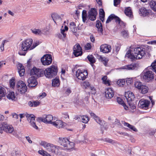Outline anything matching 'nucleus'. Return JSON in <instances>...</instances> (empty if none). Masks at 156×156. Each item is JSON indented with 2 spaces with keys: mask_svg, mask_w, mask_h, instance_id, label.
<instances>
[{
  "mask_svg": "<svg viewBox=\"0 0 156 156\" xmlns=\"http://www.w3.org/2000/svg\"><path fill=\"white\" fill-rule=\"evenodd\" d=\"M145 49L141 47L131 48L127 52L126 56L132 60L140 59L145 54Z\"/></svg>",
  "mask_w": 156,
  "mask_h": 156,
  "instance_id": "nucleus-1",
  "label": "nucleus"
},
{
  "mask_svg": "<svg viewBox=\"0 0 156 156\" xmlns=\"http://www.w3.org/2000/svg\"><path fill=\"white\" fill-rule=\"evenodd\" d=\"M33 40L28 38L22 42L20 45V51L18 52L19 55H25L27 51L31 50L35 48V46H32Z\"/></svg>",
  "mask_w": 156,
  "mask_h": 156,
  "instance_id": "nucleus-2",
  "label": "nucleus"
},
{
  "mask_svg": "<svg viewBox=\"0 0 156 156\" xmlns=\"http://www.w3.org/2000/svg\"><path fill=\"white\" fill-rule=\"evenodd\" d=\"M58 72V67L54 65L47 68L44 70V75L48 78H51L56 76Z\"/></svg>",
  "mask_w": 156,
  "mask_h": 156,
  "instance_id": "nucleus-3",
  "label": "nucleus"
},
{
  "mask_svg": "<svg viewBox=\"0 0 156 156\" xmlns=\"http://www.w3.org/2000/svg\"><path fill=\"white\" fill-rule=\"evenodd\" d=\"M58 142L61 145L67 150L72 149L74 147V143L73 142H70L66 138H59Z\"/></svg>",
  "mask_w": 156,
  "mask_h": 156,
  "instance_id": "nucleus-4",
  "label": "nucleus"
},
{
  "mask_svg": "<svg viewBox=\"0 0 156 156\" xmlns=\"http://www.w3.org/2000/svg\"><path fill=\"white\" fill-rule=\"evenodd\" d=\"M25 115L27 117L28 121L30 122V125L35 129H38V127L36 126L35 123V116L32 114H29L27 113L25 114H20V116L21 119L24 117Z\"/></svg>",
  "mask_w": 156,
  "mask_h": 156,
  "instance_id": "nucleus-5",
  "label": "nucleus"
},
{
  "mask_svg": "<svg viewBox=\"0 0 156 156\" xmlns=\"http://www.w3.org/2000/svg\"><path fill=\"white\" fill-rule=\"evenodd\" d=\"M89 113L91 115L95 120V121L99 124L101 126V130L102 133H103V131H102V128L104 127L105 129H106V126H107V123L103 120H101L100 118L97 116L94 113L90 111Z\"/></svg>",
  "mask_w": 156,
  "mask_h": 156,
  "instance_id": "nucleus-6",
  "label": "nucleus"
},
{
  "mask_svg": "<svg viewBox=\"0 0 156 156\" xmlns=\"http://www.w3.org/2000/svg\"><path fill=\"white\" fill-rule=\"evenodd\" d=\"M143 77L147 82H149L154 79V73L151 70L146 69L143 72Z\"/></svg>",
  "mask_w": 156,
  "mask_h": 156,
  "instance_id": "nucleus-7",
  "label": "nucleus"
},
{
  "mask_svg": "<svg viewBox=\"0 0 156 156\" xmlns=\"http://www.w3.org/2000/svg\"><path fill=\"white\" fill-rule=\"evenodd\" d=\"M53 119V117L51 115H44L42 117H38L37 120L39 122H42L52 124Z\"/></svg>",
  "mask_w": 156,
  "mask_h": 156,
  "instance_id": "nucleus-8",
  "label": "nucleus"
},
{
  "mask_svg": "<svg viewBox=\"0 0 156 156\" xmlns=\"http://www.w3.org/2000/svg\"><path fill=\"white\" fill-rule=\"evenodd\" d=\"M16 88L18 93L21 94H24L27 90V86L26 84L22 81H20L18 82Z\"/></svg>",
  "mask_w": 156,
  "mask_h": 156,
  "instance_id": "nucleus-9",
  "label": "nucleus"
},
{
  "mask_svg": "<svg viewBox=\"0 0 156 156\" xmlns=\"http://www.w3.org/2000/svg\"><path fill=\"white\" fill-rule=\"evenodd\" d=\"M31 75H35L37 77L43 76L44 75V70L43 69H38L33 67L30 70Z\"/></svg>",
  "mask_w": 156,
  "mask_h": 156,
  "instance_id": "nucleus-10",
  "label": "nucleus"
},
{
  "mask_svg": "<svg viewBox=\"0 0 156 156\" xmlns=\"http://www.w3.org/2000/svg\"><path fill=\"white\" fill-rule=\"evenodd\" d=\"M0 128L2 129L6 133H11L14 130L13 126L11 125L7 124L6 122H3V123L0 124Z\"/></svg>",
  "mask_w": 156,
  "mask_h": 156,
  "instance_id": "nucleus-11",
  "label": "nucleus"
},
{
  "mask_svg": "<svg viewBox=\"0 0 156 156\" xmlns=\"http://www.w3.org/2000/svg\"><path fill=\"white\" fill-rule=\"evenodd\" d=\"M41 61L44 65H48L51 63L52 58L51 55L49 54L44 55L41 58Z\"/></svg>",
  "mask_w": 156,
  "mask_h": 156,
  "instance_id": "nucleus-12",
  "label": "nucleus"
},
{
  "mask_svg": "<svg viewBox=\"0 0 156 156\" xmlns=\"http://www.w3.org/2000/svg\"><path fill=\"white\" fill-rule=\"evenodd\" d=\"M76 75L77 78L80 80H84L88 75L87 72L86 71L78 69L76 72Z\"/></svg>",
  "mask_w": 156,
  "mask_h": 156,
  "instance_id": "nucleus-13",
  "label": "nucleus"
},
{
  "mask_svg": "<svg viewBox=\"0 0 156 156\" xmlns=\"http://www.w3.org/2000/svg\"><path fill=\"white\" fill-rule=\"evenodd\" d=\"M62 149V147H61L52 144L48 151L51 152L56 155H60L61 154V150Z\"/></svg>",
  "mask_w": 156,
  "mask_h": 156,
  "instance_id": "nucleus-14",
  "label": "nucleus"
},
{
  "mask_svg": "<svg viewBox=\"0 0 156 156\" xmlns=\"http://www.w3.org/2000/svg\"><path fill=\"white\" fill-rule=\"evenodd\" d=\"M97 12L96 9L92 8L88 12V16L89 19L91 21L95 20L96 18Z\"/></svg>",
  "mask_w": 156,
  "mask_h": 156,
  "instance_id": "nucleus-15",
  "label": "nucleus"
},
{
  "mask_svg": "<svg viewBox=\"0 0 156 156\" xmlns=\"http://www.w3.org/2000/svg\"><path fill=\"white\" fill-rule=\"evenodd\" d=\"M73 53L75 57H78L82 55V49L79 44L76 45L74 46Z\"/></svg>",
  "mask_w": 156,
  "mask_h": 156,
  "instance_id": "nucleus-16",
  "label": "nucleus"
},
{
  "mask_svg": "<svg viewBox=\"0 0 156 156\" xmlns=\"http://www.w3.org/2000/svg\"><path fill=\"white\" fill-rule=\"evenodd\" d=\"M112 49L110 45L107 44L101 45L100 48V51L103 53H108L110 52Z\"/></svg>",
  "mask_w": 156,
  "mask_h": 156,
  "instance_id": "nucleus-17",
  "label": "nucleus"
},
{
  "mask_svg": "<svg viewBox=\"0 0 156 156\" xmlns=\"http://www.w3.org/2000/svg\"><path fill=\"white\" fill-rule=\"evenodd\" d=\"M28 86L29 87H34L37 85L38 83L36 78L34 76L30 77L27 80Z\"/></svg>",
  "mask_w": 156,
  "mask_h": 156,
  "instance_id": "nucleus-18",
  "label": "nucleus"
},
{
  "mask_svg": "<svg viewBox=\"0 0 156 156\" xmlns=\"http://www.w3.org/2000/svg\"><path fill=\"white\" fill-rule=\"evenodd\" d=\"M125 97L128 103L132 102L135 98L134 94L132 92L129 91L126 93Z\"/></svg>",
  "mask_w": 156,
  "mask_h": 156,
  "instance_id": "nucleus-19",
  "label": "nucleus"
},
{
  "mask_svg": "<svg viewBox=\"0 0 156 156\" xmlns=\"http://www.w3.org/2000/svg\"><path fill=\"white\" fill-rule=\"evenodd\" d=\"M150 103V101L147 100H141L139 101L138 106L142 108H147Z\"/></svg>",
  "mask_w": 156,
  "mask_h": 156,
  "instance_id": "nucleus-20",
  "label": "nucleus"
},
{
  "mask_svg": "<svg viewBox=\"0 0 156 156\" xmlns=\"http://www.w3.org/2000/svg\"><path fill=\"white\" fill-rule=\"evenodd\" d=\"M105 93V97L107 99H111L114 95V91L111 88H108L106 89Z\"/></svg>",
  "mask_w": 156,
  "mask_h": 156,
  "instance_id": "nucleus-21",
  "label": "nucleus"
},
{
  "mask_svg": "<svg viewBox=\"0 0 156 156\" xmlns=\"http://www.w3.org/2000/svg\"><path fill=\"white\" fill-rule=\"evenodd\" d=\"M17 68L18 72L20 76H23L25 73V69L24 67L21 64H19L18 65Z\"/></svg>",
  "mask_w": 156,
  "mask_h": 156,
  "instance_id": "nucleus-22",
  "label": "nucleus"
},
{
  "mask_svg": "<svg viewBox=\"0 0 156 156\" xmlns=\"http://www.w3.org/2000/svg\"><path fill=\"white\" fill-rule=\"evenodd\" d=\"M52 124L53 125L58 128L63 127L64 125L63 122L59 120H56L55 122H53Z\"/></svg>",
  "mask_w": 156,
  "mask_h": 156,
  "instance_id": "nucleus-23",
  "label": "nucleus"
},
{
  "mask_svg": "<svg viewBox=\"0 0 156 156\" xmlns=\"http://www.w3.org/2000/svg\"><path fill=\"white\" fill-rule=\"evenodd\" d=\"M139 67L138 64L136 63H133L127 65L126 68L128 70H137Z\"/></svg>",
  "mask_w": 156,
  "mask_h": 156,
  "instance_id": "nucleus-24",
  "label": "nucleus"
},
{
  "mask_svg": "<svg viewBox=\"0 0 156 156\" xmlns=\"http://www.w3.org/2000/svg\"><path fill=\"white\" fill-rule=\"evenodd\" d=\"M78 118L81 119L82 122L84 123H87L89 120L88 117L87 115L77 116L76 117H75L76 119H78Z\"/></svg>",
  "mask_w": 156,
  "mask_h": 156,
  "instance_id": "nucleus-25",
  "label": "nucleus"
},
{
  "mask_svg": "<svg viewBox=\"0 0 156 156\" xmlns=\"http://www.w3.org/2000/svg\"><path fill=\"white\" fill-rule=\"evenodd\" d=\"M96 26L98 29V31L100 33V35H102L103 34V30L102 25L100 21L99 20L97 21Z\"/></svg>",
  "mask_w": 156,
  "mask_h": 156,
  "instance_id": "nucleus-26",
  "label": "nucleus"
},
{
  "mask_svg": "<svg viewBox=\"0 0 156 156\" xmlns=\"http://www.w3.org/2000/svg\"><path fill=\"white\" fill-rule=\"evenodd\" d=\"M126 16L130 18H132L133 16V12L130 7H127L125 8L124 11Z\"/></svg>",
  "mask_w": 156,
  "mask_h": 156,
  "instance_id": "nucleus-27",
  "label": "nucleus"
},
{
  "mask_svg": "<svg viewBox=\"0 0 156 156\" xmlns=\"http://www.w3.org/2000/svg\"><path fill=\"white\" fill-rule=\"evenodd\" d=\"M51 18L55 23H56V21L60 22L61 21L62 19L61 17L58 15L56 13H53L52 14Z\"/></svg>",
  "mask_w": 156,
  "mask_h": 156,
  "instance_id": "nucleus-28",
  "label": "nucleus"
},
{
  "mask_svg": "<svg viewBox=\"0 0 156 156\" xmlns=\"http://www.w3.org/2000/svg\"><path fill=\"white\" fill-rule=\"evenodd\" d=\"M117 101L119 104L122 105L124 107V109L127 110H128V107L124 103L120 97H117Z\"/></svg>",
  "mask_w": 156,
  "mask_h": 156,
  "instance_id": "nucleus-29",
  "label": "nucleus"
},
{
  "mask_svg": "<svg viewBox=\"0 0 156 156\" xmlns=\"http://www.w3.org/2000/svg\"><path fill=\"white\" fill-rule=\"evenodd\" d=\"M40 144L44 148H46V150L48 151H49V149H50L52 144L48 143L45 141H42L41 142Z\"/></svg>",
  "mask_w": 156,
  "mask_h": 156,
  "instance_id": "nucleus-30",
  "label": "nucleus"
},
{
  "mask_svg": "<svg viewBox=\"0 0 156 156\" xmlns=\"http://www.w3.org/2000/svg\"><path fill=\"white\" fill-rule=\"evenodd\" d=\"M87 58L90 62V64L92 66H94V64L96 62L95 58L92 55H89L87 56Z\"/></svg>",
  "mask_w": 156,
  "mask_h": 156,
  "instance_id": "nucleus-31",
  "label": "nucleus"
},
{
  "mask_svg": "<svg viewBox=\"0 0 156 156\" xmlns=\"http://www.w3.org/2000/svg\"><path fill=\"white\" fill-rule=\"evenodd\" d=\"M69 28L73 32L76 33L77 32V29L74 22H72L70 23Z\"/></svg>",
  "mask_w": 156,
  "mask_h": 156,
  "instance_id": "nucleus-32",
  "label": "nucleus"
},
{
  "mask_svg": "<svg viewBox=\"0 0 156 156\" xmlns=\"http://www.w3.org/2000/svg\"><path fill=\"white\" fill-rule=\"evenodd\" d=\"M148 90V87L145 85H143L139 90L143 94L147 93Z\"/></svg>",
  "mask_w": 156,
  "mask_h": 156,
  "instance_id": "nucleus-33",
  "label": "nucleus"
},
{
  "mask_svg": "<svg viewBox=\"0 0 156 156\" xmlns=\"http://www.w3.org/2000/svg\"><path fill=\"white\" fill-rule=\"evenodd\" d=\"M52 86L54 87H58L60 85V81L58 79L55 78L52 80Z\"/></svg>",
  "mask_w": 156,
  "mask_h": 156,
  "instance_id": "nucleus-34",
  "label": "nucleus"
},
{
  "mask_svg": "<svg viewBox=\"0 0 156 156\" xmlns=\"http://www.w3.org/2000/svg\"><path fill=\"white\" fill-rule=\"evenodd\" d=\"M28 104L30 107H36L39 105L40 102L37 101H30L28 102Z\"/></svg>",
  "mask_w": 156,
  "mask_h": 156,
  "instance_id": "nucleus-35",
  "label": "nucleus"
},
{
  "mask_svg": "<svg viewBox=\"0 0 156 156\" xmlns=\"http://www.w3.org/2000/svg\"><path fill=\"white\" fill-rule=\"evenodd\" d=\"M57 35L58 37L62 39H63L66 36V34L64 33V30H61L60 33L57 34Z\"/></svg>",
  "mask_w": 156,
  "mask_h": 156,
  "instance_id": "nucleus-36",
  "label": "nucleus"
},
{
  "mask_svg": "<svg viewBox=\"0 0 156 156\" xmlns=\"http://www.w3.org/2000/svg\"><path fill=\"white\" fill-rule=\"evenodd\" d=\"M123 124H124V125L125 126H127L130 129L133 130V131L136 132L137 131V129L135 128V127L132 125L129 124L127 122H123Z\"/></svg>",
  "mask_w": 156,
  "mask_h": 156,
  "instance_id": "nucleus-37",
  "label": "nucleus"
},
{
  "mask_svg": "<svg viewBox=\"0 0 156 156\" xmlns=\"http://www.w3.org/2000/svg\"><path fill=\"white\" fill-rule=\"evenodd\" d=\"M140 12L141 14L144 16H145L148 15L149 14L148 11L145 8H142L140 9Z\"/></svg>",
  "mask_w": 156,
  "mask_h": 156,
  "instance_id": "nucleus-38",
  "label": "nucleus"
},
{
  "mask_svg": "<svg viewBox=\"0 0 156 156\" xmlns=\"http://www.w3.org/2000/svg\"><path fill=\"white\" fill-rule=\"evenodd\" d=\"M98 58L99 60L102 62L105 66H106L107 63L108 61V59L105 57H102L101 56H98Z\"/></svg>",
  "mask_w": 156,
  "mask_h": 156,
  "instance_id": "nucleus-39",
  "label": "nucleus"
},
{
  "mask_svg": "<svg viewBox=\"0 0 156 156\" xmlns=\"http://www.w3.org/2000/svg\"><path fill=\"white\" fill-rule=\"evenodd\" d=\"M149 5L151 8L154 11H156V2L151 0L149 3Z\"/></svg>",
  "mask_w": 156,
  "mask_h": 156,
  "instance_id": "nucleus-40",
  "label": "nucleus"
},
{
  "mask_svg": "<svg viewBox=\"0 0 156 156\" xmlns=\"http://www.w3.org/2000/svg\"><path fill=\"white\" fill-rule=\"evenodd\" d=\"M5 89L2 87L0 86V100L2 97L5 96Z\"/></svg>",
  "mask_w": 156,
  "mask_h": 156,
  "instance_id": "nucleus-41",
  "label": "nucleus"
},
{
  "mask_svg": "<svg viewBox=\"0 0 156 156\" xmlns=\"http://www.w3.org/2000/svg\"><path fill=\"white\" fill-rule=\"evenodd\" d=\"M116 22L118 23V25H119L120 26L125 27V24L123 22L121 21L119 17H116Z\"/></svg>",
  "mask_w": 156,
  "mask_h": 156,
  "instance_id": "nucleus-42",
  "label": "nucleus"
},
{
  "mask_svg": "<svg viewBox=\"0 0 156 156\" xmlns=\"http://www.w3.org/2000/svg\"><path fill=\"white\" fill-rule=\"evenodd\" d=\"M116 17H118V16H115L114 14H111L109 16L108 19L106 21V23H109L113 19H115L116 21Z\"/></svg>",
  "mask_w": 156,
  "mask_h": 156,
  "instance_id": "nucleus-43",
  "label": "nucleus"
},
{
  "mask_svg": "<svg viewBox=\"0 0 156 156\" xmlns=\"http://www.w3.org/2000/svg\"><path fill=\"white\" fill-rule=\"evenodd\" d=\"M7 97L9 99L14 100L15 98L14 92H10L7 95Z\"/></svg>",
  "mask_w": 156,
  "mask_h": 156,
  "instance_id": "nucleus-44",
  "label": "nucleus"
},
{
  "mask_svg": "<svg viewBox=\"0 0 156 156\" xmlns=\"http://www.w3.org/2000/svg\"><path fill=\"white\" fill-rule=\"evenodd\" d=\"M117 84L120 87H122L125 84V79H119L117 83Z\"/></svg>",
  "mask_w": 156,
  "mask_h": 156,
  "instance_id": "nucleus-45",
  "label": "nucleus"
},
{
  "mask_svg": "<svg viewBox=\"0 0 156 156\" xmlns=\"http://www.w3.org/2000/svg\"><path fill=\"white\" fill-rule=\"evenodd\" d=\"M150 68V69H149V68H147V69L153 70L156 73V60L152 63L151 67Z\"/></svg>",
  "mask_w": 156,
  "mask_h": 156,
  "instance_id": "nucleus-46",
  "label": "nucleus"
},
{
  "mask_svg": "<svg viewBox=\"0 0 156 156\" xmlns=\"http://www.w3.org/2000/svg\"><path fill=\"white\" fill-rule=\"evenodd\" d=\"M32 32L36 35H41L42 34L41 31L38 29H34L31 30Z\"/></svg>",
  "mask_w": 156,
  "mask_h": 156,
  "instance_id": "nucleus-47",
  "label": "nucleus"
},
{
  "mask_svg": "<svg viewBox=\"0 0 156 156\" xmlns=\"http://www.w3.org/2000/svg\"><path fill=\"white\" fill-rule=\"evenodd\" d=\"M120 47L119 45H117L113 48V52L115 54H117L120 49Z\"/></svg>",
  "mask_w": 156,
  "mask_h": 156,
  "instance_id": "nucleus-48",
  "label": "nucleus"
},
{
  "mask_svg": "<svg viewBox=\"0 0 156 156\" xmlns=\"http://www.w3.org/2000/svg\"><path fill=\"white\" fill-rule=\"evenodd\" d=\"M87 16V11L85 10H83L82 13V18L83 22H85L86 20Z\"/></svg>",
  "mask_w": 156,
  "mask_h": 156,
  "instance_id": "nucleus-49",
  "label": "nucleus"
},
{
  "mask_svg": "<svg viewBox=\"0 0 156 156\" xmlns=\"http://www.w3.org/2000/svg\"><path fill=\"white\" fill-rule=\"evenodd\" d=\"M9 83L10 87L13 88L15 85V78L12 77L11 79L10 80Z\"/></svg>",
  "mask_w": 156,
  "mask_h": 156,
  "instance_id": "nucleus-50",
  "label": "nucleus"
},
{
  "mask_svg": "<svg viewBox=\"0 0 156 156\" xmlns=\"http://www.w3.org/2000/svg\"><path fill=\"white\" fill-rule=\"evenodd\" d=\"M38 153L44 156H51L49 154H48L46 151L44 150H39L38 151Z\"/></svg>",
  "mask_w": 156,
  "mask_h": 156,
  "instance_id": "nucleus-51",
  "label": "nucleus"
},
{
  "mask_svg": "<svg viewBox=\"0 0 156 156\" xmlns=\"http://www.w3.org/2000/svg\"><path fill=\"white\" fill-rule=\"evenodd\" d=\"M143 85L140 82L137 81L135 83L134 86L135 87L138 88L139 90L140 89Z\"/></svg>",
  "mask_w": 156,
  "mask_h": 156,
  "instance_id": "nucleus-52",
  "label": "nucleus"
},
{
  "mask_svg": "<svg viewBox=\"0 0 156 156\" xmlns=\"http://www.w3.org/2000/svg\"><path fill=\"white\" fill-rule=\"evenodd\" d=\"M130 106V108L132 110H134L136 108V107L132 103V102H130L128 103Z\"/></svg>",
  "mask_w": 156,
  "mask_h": 156,
  "instance_id": "nucleus-53",
  "label": "nucleus"
},
{
  "mask_svg": "<svg viewBox=\"0 0 156 156\" xmlns=\"http://www.w3.org/2000/svg\"><path fill=\"white\" fill-rule=\"evenodd\" d=\"M122 34L123 36L125 37H127L128 36V32L126 30L123 31L122 32Z\"/></svg>",
  "mask_w": 156,
  "mask_h": 156,
  "instance_id": "nucleus-54",
  "label": "nucleus"
},
{
  "mask_svg": "<svg viewBox=\"0 0 156 156\" xmlns=\"http://www.w3.org/2000/svg\"><path fill=\"white\" fill-rule=\"evenodd\" d=\"M91 47V44L90 43H87L85 46V49L87 50L90 49Z\"/></svg>",
  "mask_w": 156,
  "mask_h": 156,
  "instance_id": "nucleus-55",
  "label": "nucleus"
},
{
  "mask_svg": "<svg viewBox=\"0 0 156 156\" xmlns=\"http://www.w3.org/2000/svg\"><path fill=\"white\" fill-rule=\"evenodd\" d=\"M89 88L91 90V93L92 94H94L96 93V90L93 87L90 86Z\"/></svg>",
  "mask_w": 156,
  "mask_h": 156,
  "instance_id": "nucleus-56",
  "label": "nucleus"
},
{
  "mask_svg": "<svg viewBox=\"0 0 156 156\" xmlns=\"http://www.w3.org/2000/svg\"><path fill=\"white\" fill-rule=\"evenodd\" d=\"M104 141L108 143H112L113 140L111 139L108 138H105L103 140Z\"/></svg>",
  "mask_w": 156,
  "mask_h": 156,
  "instance_id": "nucleus-57",
  "label": "nucleus"
},
{
  "mask_svg": "<svg viewBox=\"0 0 156 156\" xmlns=\"http://www.w3.org/2000/svg\"><path fill=\"white\" fill-rule=\"evenodd\" d=\"M62 116L64 118L67 119V118H69V115L67 113L65 112L62 113Z\"/></svg>",
  "mask_w": 156,
  "mask_h": 156,
  "instance_id": "nucleus-58",
  "label": "nucleus"
},
{
  "mask_svg": "<svg viewBox=\"0 0 156 156\" xmlns=\"http://www.w3.org/2000/svg\"><path fill=\"white\" fill-rule=\"evenodd\" d=\"M83 84L84 86H85V87H87L89 88L90 87V83L87 81H85L84 82Z\"/></svg>",
  "mask_w": 156,
  "mask_h": 156,
  "instance_id": "nucleus-59",
  "label": "nucleus"
},
{
  "mask_svg": "<svg viewBox=\"0 0 156 156\" xmlns=\"http://www.w3.org/2000/svg\"><path fill=\"white\" fill-rule=\"evenodd\" d=\"M105 16V14L99 15V19L102 22L104 21V18Z\"/></svg>",
  "mask_w": 156,
  "mask_h": 156,
  "instance_id": "nucleus-60",
  "label": "nucleus"
},
{
  "mask_svg": "<svg viewBox=\"0 0 156 156\" xmlns=\"http://www.w3.org/2000/svg\"><path fill=\"white\" fill-rule=\"evenodd\" d=\"M120 2V0H114V6H116Z\"/></svg>",
  "mask_w": 156,
  "mask_h": 156,
  "instance_id": "nucleus-61",
  "label": "nucleus"
},
{
  "mask_svg": "<svg viewBox=\"0 0 156 156\" xmlns=\"http://www.w3.org/2000/svg\"><path fill=\"white\" fill-rule=\"evenodd\" d=\"M6 41L5 40V41H4L2 42V43L1 45V47H0V48H1V50L2 51L4 50V44L5 43V42Z\"/></svg>",
  "mask_w": 156,
  "mask_h": 156,
  "instance_id": "nucleus-62",
  "label": "nucleus"
},
{
  "mask_svg": "<svg viewBox=\"0 0 156 156\" xmlns=\"http://www.w3.org/2000/svg\"><path fill=\"white\" fill-rule=\"evenodd\" d=\"M126 82L128 85L132 83V80L128 78L126 80Z\"/></svg>",
  "mask_w": 156,
  "mask_h": 156,
  "instance_id": "nucleus-63",
  "label": "nucleus"
},
{
  "mask_svg": "<svg viewBox=\"0 0 156 156\" xmlns=\"http://www.w3.org/2000/svg\"><path fill=\"white\" fill-rule=\"evenodd\" d=\"M71 92V89L69 88H68L65 91V93L66 94H69Z\"/></svg>",
  "mask_w": 156,
  "mask_h": 156,
  "instance_id": "nucleus-64",
  "label": "nucleus"
}]
</instances>
